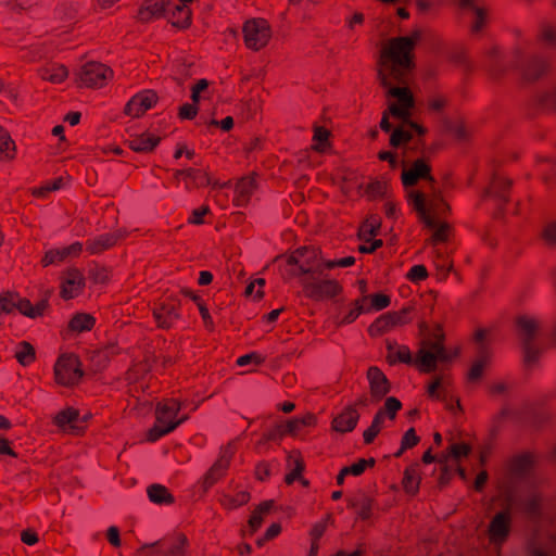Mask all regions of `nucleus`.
Wrapping results in <instances>:
<instances>
[{"mask_svg": "<svg viewBox=\"0 0 556 556\" xmlns=\"http://www.w3.org/2000/svg\"><path fill=\"white\" fill-rule=\"evenodd\" d=\"M384 420V413L383 410H378L375 415L371 425L364 431L363 438L365 444H370L375 440V438L378 435L382 428V424Z\"/></svg>", "mask_w": 556, "mask_h": 556, "instance_id": "nucleus-45", "label": "nucleus"}, {"mask_svg": "<svg viewBox=\"0 0 556 556\" xmlns=\"http://www.w3.org/2000/svg\"><path fill=\"white\" fill-rule=\"evenodd\" d=\"M15 357L22 366H27L35 361V349L26 341H22L17 345Z\"/></svg>", "mask_w": 556, "mask_h": 556, "instance_id": "nucleus-47", "label": "nucleus"}, {"mask_svg": "<svg viewBox=\"0 0 556 556\" xmlns=\"http://www.w3.org/2000/svg\"><path fill=\"white\" fill-rule=\"evenodd\" d=\"M62 182L63 179L59 177L52 182H48L45 186L33 189L31 194L37 198H46L49 192L59 190L62 187Z\"/></svg>", "mask_w": 556, "mask_h": 556, "instance_id": "nucleus-52", "label": "nucleus"}, {"mask_svg": "<svg viewBox=\"0 0 556 556\" xmlns=\"http://www.w3.org/2000/svg\"><path fill=\"white\" fill-rule=\"evenodd\" d=\"M270 36L269 24L263 18H253L243 25L244 43L251 50L257 51L264 48Z\"/></svg>", "mask_w": 556, "mask_h": 556, "instance_id": "nucleus-7", "label": "nucleus"}, {"mask_svg": "<svg viewBox=\"0 0 556 556\" xmlns=\"http://www.w3.org/2000/svg\"><path fill=\"white\" fill-rule=\"evenodd\" d=\"M541 37L546 43L556 47V29L552 24L544 23L542 25Z\"/></svg>", "mask_w": 556, "mask_h": 556, "instance_id": "nucleus-63", "label": "nucleus"}, {"mask_svg": "<svg viewBox=\"0 0 556 556\" xmlns=\"http://www.w3.org/2000/svg\"><path fill=\"white\" fill-rule=\"evenodd\" d=\"M401 407L402 403L396 397L390 396L386 400L384 406L381 410H383L384 416L388 415L390 419H394Z\"/></svg>", "mask_w": 556, "mask_h": 556, "instance_id": "nucleus-57", "label": "nucleus"}, {"mask_svg": "<svg viewBox=\"0 0 556 556\" xmlns=\"http://www.w3.org/2000/svg\"><path fill=\"white\" fill-rule=\"evenodd\" d=\"M375 459L374 458H359L356 463L351 466L343 467V472L352 476H361L367 467H374Z\"/></svg>", "mask_w": 556, "mask_h": 556, "instance_id": "nucleus-49", "label": "nucleus"}, {"mask_svg": "<svg viewBox=\"0 0 556 556\" xmlns=\"http://www.w3.org/2000/svg\"><path fill=\"white\" fill-rule=\"evenodd\" d=\"M157 99L153 90H143L127 102L124 112L131 117H140L157 102Z\"/></svg>", "mask_w": 556, "mask_h": 556, "instance_id": "nucleus-15", "label": "nucleus"}, {"mask_svg": "<svg viewBox=\"0 0 556 556\" xmlns=\"http://www.w3.org/2000/svg\"><path fill=\"white\" fill-rule=\"evenodd\" d=\"M264 361H265V358L261 354L252 352V353H249V354L240 356L237 359V365L238 366H245V365H249V364L260 365Z\"/></svg>", "mask_w": 556, "mask_h": 556, "instance_id": "nucleus-64", "label": "nucleus"}, {"mask_svg": "<svg viewBox=\"0 0 556 556\" xmlns=\"http://www.w3.org/2000/svg\"><path fill=\"white\" fill-rule=\"evenodd\" d=\"M149 500L157 505H168L174 503L173 495L162 484H152L147 490Z\"/></svg>", "mask_w": 556, "mask_h": 556, "instance_id": "nucleus-36", "label": "nucleus"}, {"mask_svg": "<svg viewBox=\"0 0 556 556\" xmlns=\"http://www.w3.org/2000/svg\"><path fill=\"white\" fill-rule=\"evenodd\" d=\"M532 465V459L530 456L522 455L514 459L511 464V470L517 476L526 475Z\"/></svg>", "mask_w": 556, "mask_h": 556, "instance_id": "nucleus-50", "label": "nucleus"}, {"mask_svg": "<svg viewBox=\"0 0 556 556\" xmlns=\"http://www.w3.org/2000/svg\"><path fill=\"white\" fill-rule=\"evenodd\" d=\"M188 540L185 535L179 534L170 540L157 541L151 544H143L139 553L148 551L149 556H185Z\"/></svg>", "mask_w": 556, "mask_h": 556, "instance_id": "nucleus-9", "label": "nucleus"}, {"mask_svg": "<svg viewBox=\"0 0 556 556\" xmlns=\"http://www.w3.org/2000/svg\"><path fill=\"white\" fill-rule=\"evenodd\" d=\"M250 501V494L247 491H240L235 496L224 494L220 497V504L227 509H235L247 504Z\"/></svg>", "mask_w": 556, "mask_h": 556, "instance_id": "nucleus-48", "label": "nucleus"}, {"mask_svg": "<svg viewBox=\"0 0 556 556\" xmlns=\"http://www.w3.org/2000/svg\"><path fill=\"white\" fill-rule=\"evenodd\" d=\"M16 304V309H18L21 314L30 318H36L41 316L46 311L48 306V300L42 299L41 301L33 305L27 299H22L17 295Z\"/></svg>", "mask_w": 556, "mask_h": 556, "instance_id": "nucleus-32", "label": "nucleus"}, {"mask_svg": "<svg viewBox=\"0 0 556 556\" xmlns=\"http://www.w3.org/2000/svg\"><path fill=\"white\" fill-rule=\"evenodd\" d=\"M302 286L305 294L314 300H323L326 298H333L341 292L340 285L332 279L320 280L313 275L312 277H304Z\"/></svg>", "mask_w": 556, "mask_h": 556, "instance_id": "nucleus-11", "label": "nucleus"}, {"mask_svg": "<svg viewBox=\"0 0 556 556\" xmlns=\"http://www.w3.org/2000/svg\"><path fill=\"white\" fill-rule=\"evenodd\" d=\"M112 77L113 71L99 62L86 63L78 73L80 85L87 88H101Z\"/></svg>", "mask_w": 556, "mask_h": 556, "instance_id": "nucleus-8", "label": "nucleus"}, {"mask_svg": "<svg viewBox=\"0 0 556 556\" xmlns=\"http://www.w3.org/2000/svg\"><path fill=\"white\" fill-rule=\"evenodd\" d=\"M79 419V413L77 409L68 407L60 413H58L54 417V424L63 429L71 432H74L78 427L76 426Z\"/></svg>", "mask_w": 556, "mask_h": 556, "instance_id": "nucleus-30", "label": "nucleus"}, {"mask_svg": "<svg viewBox=\"0 0 556 556\" xmlns=\"http://www.w3.org/2000/svg\"><path fill=\"white\" fill-rule=\"evenodd\" d=\"M126 236V231L116 230L111 233H103L93 239H89L86 242V250L90 254H101L104 251L113 248L118 240L123 239Z\"/></svg>", "mask_w": 556, "mask_h": 556, "instance_id": "nucleus-21", "label": "nucleus"}, {"mask_svg": "<svg viewBox=\"0 0 556 556\" xmlns=\"http://www.w3.org/2000/svg\"><path fill=\"white\" fill-rule=\"evenodd\" d=\"M490 56L493 59L490 64V73L493 77L500 76L506 67L520 68L522 77L527 81L538 79L547 70V63L539 58H531L525 60L522 53L516 50L511 59L507 62L498 59V50L496 48L490 51Z\"/></svg>", "mask_w": 556, "mask_h": 556, "instance_id": "nucleus-3", "label": "nucleus"}, {"mask_svg": "<svg viewBox=\"0 0 556 556\" xmlns=\"http://www.w3.org/2000/svg\"><path fill=\"white\" fill-rule=\"evenodd\" d=\"M419 483L418 464H414L404 471L403 486L407 493L415 494L419 489Z\"/></svg>", "mask_w": 556, "mask_h": 556, "instance_id": "nucleus-38", "label": "nucleus"}, {"mask_svg": "<svg viewBox=\"0 0 556 556\" xmlns=\"http://www.w3.org/2000/svg\"><path fill=\"white\" fill-rule=\"evenodd\" d=\"M174 179L176 181L182 179L185 181V188L187 190L200 188L212 184V179L205 170L195 169L192 167L174 170Z\"/></svg>", "mask_w": 556, "mask_h": 556, "instance_id": "nucleus-20", "label": "nucleus"}, {"mask_svg": "<svg viewBox=\"0 0 556 556\" xmlns=\"http://www.w3.org/2000/svg\"><path fill=\"white\" fill-rule=\"evenodd\" d=\"M401 123L394 127L390 136V146L399 148L408 143L413 138V131L424 135L426 129L412 119H399Z\"/></svg>", "mask_w": 556, "mask_h": 556, "instance_id": "nucleus-18", "label": "nucleus"}, {"mask_svg": "<svg viewBox=\"0 0 556 556\" xmlns=\"http://www.w3.org/2000/svg\"><path fill=\"white\" fill-rule=\"evenodd\" d=\"M233 455L235 447L231 443L222 447L217 460L213 464V466L203 477L202 486L204 491H207L226 475Z\"/></svg>", "mask_w": 556, "mask_h": 556, "instance_id": "nucleus-12", "label": "nucleus"}, {"mask_svg": "<svg viewBox=\"0 0 556 556\" xmlns=\"http://www.w3.org/2000/svg\"><path fill=\"white\" fill-rule=\"evenodd\" d=\"M15 142L12 140L10 134L0 126V154L2 159L13 160L15 157Z\"/></svg>", "mask_w": 556, "mask_h": 556, "instance_id": "nucleus-42", "label": "nucleus"}, {"mask_svg": "<svg viewBox=\"0 0 556 556\" xmlns=\"http://www.w3.org/2000/svg\"><path fill=\"white\" fill-rule=\"evenodd\" d=\"M368 300V295L363 296L354 301L353 307L342 317L338 323L339 325H349L357 319V317L365 312H369V308L365 307V302Z\"/></svg>", "mask_w": 556, "mask_h": 556, "instance_id": "nucleus-44", "label": "nucleus"}, {"mask_svg": "<svg viewBox=\"0 0 556 556\" xmlns=\"http://www.w3.org/2000/svg\"><path fill=\"white\" fill-rule=\"evenodd\" d=\"M273 501H265L261 503L252 513L249 519V528L251 534L254 533L263 523L264 517L269 513L273 507Z\"/></svg>", "mask_w": 556, "mask_h": 556, "instance_id": "nucleus-37", "label": "nucleus"}, {"mask_svg": "<svg viewBox=\"0 0 556 556\" xmlns=\"http://www.w3.org/2000/svg\"><path fill=\"white\" fill-rule=\"evenodd\" d=\"M55 381L64 387L76 384L83 377L80 362L73 354L62 355L54 365Z\"/></svg>", "mask_w": 556, "mask_h": 556, "instance_id": "nucleus-6", "label": "nucleus"}, {"mask_svg": "<svg viewBox=\"0 0 556 556\" xmlns=\"http://www.w3.org/2000/svg\"><path fill=\"white\" fill-rule=\"evenodd\" d=\"M471 9L473 10V14H475V20H473V23H472L471 30L473 33H478L485 25L486 13H485L484 9L479 8V7H473Z\"/></svg>", "mask_w": 556, "mask_h": 556, "instance_id": "nucleus-61", "label": "nucleus"}, {"mask_svg": "<svg viewBox=\"0 0 556 556\" xmlns=\"http://www.w3.org/2000/svg\"><path fill=\"white\" fill-rule=\"evenodd\" d=\"M522 506L529 516H536L541 507V497L538 494H531L523 501Z\"/></svg>", "mask_w": 556, "mask_h": 556, "instance_id": "nucleus-53", "label": "nucleus"}, {"mask_svg": "<svg viewBox=\"0 0 556 556\" xmlns=\"http://www.w3.org/2000/svg\"><path fill=\"white\" fill-rule=\"evenodd\" d=\"M180 301L168 298L153 308V317L161 329H169L180 318Z\"/></svg>", "mask_w": 556, "mask_h": 556, "instance_id": "nucleus-13", "label": "nucleus"}, {"mask_svg": "<svg viewBox=\"0 0 556 556\" xmlns=\"http://www.w3.org/2000/svg\"><path fill=\"white\" fill-rule=\"evenodd\" d=\"M39 76L51 84H61L68 76L67 68L62 64H50L45 67H41L39 71Z\"/></svg>", "mask_w": 556, "mask_h": 556, "instance_id": "nucleus-31", "label": "nucleus"}, {"mask_svg": "<svg viewBox=\"0 0 556 556\" xmlns=\"http://www.w3.org/2000/svg\"><path fill=\"white\" fill-rule=\"evenodd\" d=\"M420 179L432 185L435 182L431 175V166L425 159H417L408 169H404L402 173V182L405 187L415 186Z\"/></svg>", "mask_w": 556, "mask_h": 556, "instance_id": "nucleus-16", "label": "nucleus"}, {"mask_svg": "<svg viewBox=\"0 0 556 556\" xmlns=\"http://www.w3.org/2000/svg\"><path fill=\"white\" fill-rule=\"evenodd\" d=\"M457 351L451 354L443 345L442 336L434 341L424 342L417 353L415 364L422 372H432L437 369V364L451 362L457 355Z\"/></svg>", "mask_w": 556, "mask_h": 556, "instance_id": "nucleus-5", "label": "nucleus"}, {"mask_svg": "<svg viewBox=\"0 0 556 556\" xmlns=\"http://www.w3.org/2000/svg\"><path fill=\"white\" fill-rule=\"evenodd\" d=\"M407 279L417 282L428 277L427 268L424 265H414L406 275Z\"/></svg>", "mask_w": 556, "mask_h": 556, "instance_id": "nucleus-62", "label": "nucleus"}, {"mask_svg": "<svg viewBox=\"0 0 556 556\" xmlns=\"http://www.w3.org/2000/svg\"><path fill=\"white\" fill-rule=\"evenodd\" d=\"M380 228V219L377 216L368 217L359 227L358 237L361 240L369 242L377 236Z\"/></svg>", "mask_w": 556, "mask_h": 556, "instance_id": "nucleus-39", "label": "nucleus"}, {"mask_svg": "<svg viewBox=\"0 0 556 556\" xmlns=\"http://www.w3.org/2000/svg\"><path fill=\"white\" fill-rule=\"evenodd\" d=\"M170 23L177 28H187L191 24V11L185 3L175 5L172 12Z\"/></svg>", "mask_w": 556, "mask_h": 556, "instance_id": "nucleus-34", "label": "nucleus"}, {"mask_svg": "<svg viewBox=\"0 0 556 556\" xmlns=\"http://www.w3.org/2000/svg\"><path fill=\"white\" fill-rule=\"evenodd\" d=\"M181 405L182 404L175 399H168L162 403H159L155 410L156 421L164 426L175 425L176 429L181 422H184L188 418L187 416H184L180 419L175 420V417L180 410Z\"/></svg>", "mask_w": 556, "mask_h": 556, "instance_id": "nucleus-19", "label": "nucleus"}, {"mask_svg": "<svg viewBox=\"0 0 556 556\" xmlns=\"http://www.w3.org/2000/svg\"><path fill=\"white\" fill-rule=\"evenodd\" d=\"M161 138L152 132H142L140 135L131 136L129 139V148L135 152L148 153L154 150L160 143Z\"/></svg>", "mask_w": 556, "mask_h": 556, "instance_id": "nucleus-26", "label": "nucleus"}, {"mask_svg": "<svg viewBox=\"0 0 556 556\" xmlns=\"http://www.w3.org/2000/svg\"><path fill=\"white\" fill-rule=\"evenodd\" d=\"M288 465L291 470L286 475L285 481L287 484H291L294 480L300 479L302 471L304 470V462L299 453H292L288 457Z\"/></svg>", "mask_w": 556, "mask_h": 556, "instance_id": "nucleus-40", "label": "nucleus"}, {"mask_svg": "<svg viewBox=\"0 0 556 556\" xmlns=\"http://www.w3.org/2000/svg\"><path fill=\"white\" fill-rule=\"evenodd\" d=\"M255 188V179L253 177L241 178L236 185L235 204L237 206L247 205Z\"/></svg>", "mask_w": 556, "mask_h": 556, "instance_id": "nucleus-29", "label": "nucleus"}, {"mask_svg": "<svg viewBox=\"0 0 556 556\" xmlns=\"http://www.w3.org/2000/svg\"><path fill=\"white\" fill-rule=\"evenodd\" d=\"M331 521V516L327 515L325 519L315 523L309 532L313 542H317L325 533L328 522Z\"/></svg>", "mask_w": 556, "mask_h": 556, "instance_id": "nucleus-60", "label": "nucleus"}, {"mask_svg": "<svg viewBox=\"0 0 556 556\" xmlns=\"http://www.w3.org/2000/svg\"><path fill=\"white\" fill-rule=\"evenodd\" d=\"M451 384V379L447 375L435 376L432 382L428 386V394L432 399H440L441 393L445 392Z\"/></svg>", "mask_w": 556, "mask_h": 556, "instance_id": "nucleus-43", "label": "nucleus"}, {"mask_svg": "<svg viewBox=\"0 0 556 556\" xmlns=\"http://www.w3.org/2000/svg\"><path fill=\"white\" fill-rule=\"evenodd\" d=\"M274 262H283L279 265V268L285 278L312 277L313 275H321L325 270V262L321 258L320 251L314 247L299 248L288 256H276Z\"/></svg>", "mask_w": 556, "mask_h": 556, "instance_id": "nucleus-2", "label": "nucleus"}, {"mask_svg": "<svg viewBox=\"0 0 556 556\" xmlns=\"http://www.w3.org/2000/svg\"><path fill=\"white\" fill-rule=\"evenodd\" d=\"M509 523L508 513L501 511L496 514L489 526L490 540L493 543H502L509 532Z\"/></svg>", "mask_w": 556, "mask_h": 556, "instance_id": "nucleus-25", "label": "nucleus"}, {"mask_svg": "<svg viewBox=\"0 0 556 556\" xmlns=\"http://www.w3.org/2000/svg\"><path fill=\"white\" fill-rule=\"evenodd\" d=\"M490 362L491 353L488 351L485 346H480L478 356L472 363L467 374L468 382L479 381L483 375L484 369L489 366Z\"/></svg>", "mask_w": 556, "mask_h": 556, "instance_id": "nucleus-27", "label": "nucleus"}, {"mask_svg": "<svg viewBox=\"0 0 556 556\" xmlns=\"http://www.w3.org/2000/svg\"><path fill=\"white\" fill-rule=\"evenodd\" d=\"M511 181L507 178L495 177L491 182V186L485 190V197H494L501 202H506V191L509 189Z\"/></svg>", "mask_w": 556, "mask_h": 556, "instance_id": "nucleus-33", "label": "nucleus"}, {"mask_svg": "<svg viewBox=\"0 0 556 556\" xmlns=\"http://www.w3.org/2000/svg\"><path fill=\"white\" fill-rule=\"evenodd\" d=\"M368 299L371 301V305L368 308H372L375 311L387 308L391 303L390 296L382 293L372 294L368 296Z\"/></svg>", "mask_w": 556, "mask_h": 556, "instance_id": "nucleus-59", "label": "nucleus"}, {"mask_svg": "<svg viewBox=\"0 0 556 556\" xmlns=\"http://www.w3.org/2000/svg\"><path fill=\"white\" fill-rule=\"evenodd\" d=\"M85 287L83 273L77 268H68L62 275L61 296L70 300L77 296Z\"/></svg>", "mask_w": 556, "mask_h": 556, "instance_id": "nucleus-17", "label": "nucleus"}, {"mask_svg": "<svg viewBox=\"0 0 556 556\" xmlns=\"http://www.w3.org/2000/svg\"><path fill=\"white\" fill-rule=\"evenodd\" d=\"M370 395L374 401L381 400L390 392V383L386 375L378 367H369L367 371Z\"/></svg>", "mask_w": 556, "mask_h": 556, "instance_id": "nucleus-22", "label": "nucleus"}, {"mask_svg": "<svg viewBox=\"0 0 556 556\" xmlns=\"http://www.w3.org/2000/svg\"><path fill=\"white\" fill-rule=\"evenodd\" d=\"M434 228H435V230L431 238V241L433 243L444 242L448 239L451 227L447 223H440V224L437 223V226Z\"/></svg>", "mask_w": 556, "mask_h": 556, "instance_id": "nucleus-58", "label": "nucleus"}, {"mask_svg": "<svg viewBox=\"0 0 556 556\" xmlns=\"http://www.w3.org/2000/svg\"><path fill=\"white\" fill-rule=\"evenodd\" d=\"M173 430H175V425L164 426L155 421V425L153 426V428L150 429L148 433V440L154 442L162 438L163 435L172 432Z\"/></svg>", "mask_w": 556, "mask_h": 556, "instance_id": "nucleus-54", "label": "nucleus"}, {"mask_svg": "<svg viewBox=\"0 0 556 556\" xmlns=\"http://www.w3.org/2000/svg\"><path fill=\"white\" fill-rule=\"evenodd\" d=\"M409 307H404L399 312H389L379 316L368 328L371 337H379L391 330L404 326L410 321L408 314Z\"/></svg>", "mask_w": 556, "mask_h": 556, "instance_id": "nucleus-10", "label": "nucleus"}, {"mask_svg": "<svg viewBox=\"0 0 556 556\" xmlns=\"http://www.w3.org/2000/svg\"><path fill=\"white\" fill-rule=\"evenodd\" d=\"M359 419V414L354 406L345 407L331 422L332 430L346 433L355 429Z\"/></svg>", "mask_w": 556, "mask_h": 556, "instance_id": "nucleus-23", "label": "nucleus"}, {"mask_svg": "<svg viewBox=\"0 0 556 556\" xmlns=\"http://www.w3.org/2000/svg\"><path fill=\"white\" fill-rule=\"evenodd\" d=\"M349 505L356 510L359 518L365 520L371 516L374 500L362 493L354 500H351Z\"/></svg>", "mask_w": 556, "mask_h": 556, "instance_id": "nucleus-35", "label": "nucleus"}, {"mask_svg": "<svg viewBox=\"0 0 556 556\" xmlns=\"http://www.w3.org/2000/svg\"><path fill=\"white\" fill-rule=\"evenodd\" d=\"M387 359L392 365L395 363H414L410 350L406 345H400L395 341H387Z\"/></svg>", "mask_w": 556, "mask_h": 556, "instance_id": "nucleus-28", "label": "nucleus"}, {"mask_svg": "<svg viewBox=\"0 0 556 556\" xmlns=\"http://www.w3.org/2000/svg\"><path fill=\"white\" fill-rule=\"evenodd\" d=\"M17 294L7 292L4 294L0 295V308L5 313L10 314L12 313L17 304Z\"/></svg>", "mask_w": 556, "mask_h": 556, "instance_id": "nucleus-55", "label": "nucleus"}, {"mask_svg": "<svg viewBox=\"0 0 556 556\" xmlns=\"http://www.w3.org/2000/svg\"><path fill=\"white\" fill-rule=\"evenodd\" d=\"M96 319L90 314H76L70 321L68 327L75 332L89 331L94 326Z\"/></svg>", "mask_w": 556, "mask_h": 556, "instance_id": "nucleus-41", "label": "nucleus"}, {"mask_svg": "<svg viewBox=\"0 0 556 556\" xmlns=\"http://www.w3.org/2000/svg\"><path fill=\"white\" fill-rule=\"evenodd\" d=\"M432 197L426 202L425 193L421 191H412L409 193V201L413 203L414 208L417 211L421 222L429 228L435 227V218L448 212V204L442 199L439 192L431 187Z\"/></svg>", "mask_w": 556, "mask_h": 556, "instance_id": "nucleus-4", "label": "nucleus"}, {"mask_svg": "<svg viewBox=\"0 0 556 556\" xmlns=\"http://www.w3.org/2000/svg\"><path fill=\"white\" fill-rule=\"evenodd\" d=\"M470 447L465 443H454L450 446L448 451L442 454L439 458L440 463H447L450 458L458 460L469 454Z\"/></svg>", "mask_w": 556, "mask_h": 556, "instance_id": "nucleus-46", "label": "nucleus"}, {"mask_svg": "<svg viewBox=\"0 0 556 556\" xmlns=\"http://www.w3.org/2000/svg\"><path fill=\"white\" fill-rule=\"evenodd\" d=\"M420 37L421 31L416 29L410 36L391 38L380 51L377 78L384 89L389 104L382 113L379 126L386 132L392 129L390 116L396 119H410L412 117L415 98L406 84L415 67L413 52Z\"/></svg>", "mask_w": 556, "mask_h": 556, "instance_id": "nucleus-1", "label": "nucleus"}, {"mask_svg": "<svg viewBox=\"0 0 556 556\" xmlns=\"http://www.w3.org/2000/svg\"><path fill=\"white\" fill-rule=\"evenodd\" d=\"M67 258L66 254H63V248L56 250H49L46 252L45 256L41 260V263L45 267L63 262Z\"/></svg>", "mask_w": 556, "mask_h": 556, "instance_id": "nucleus-56", "label": "nucleus"}, {"mask_svg": "<svg viewBox=\"0 0 556 556\" xmlns=\"http://www.w3.org/2000/svg\"><path fill=\"white\" fill-rule=\"evenodd\" d=\"M169 2L167 0H146L138 11V20L149 23L163 16Z\"/></svg>", "mask_w": 556, "mask_h": 556, "instance_id": "nucleus-24", "label": "nucleus"}, {"mask_svg": "<svg viewBox=\"0 0 556 556\" xmlns=\"http://www.w3.org/2000/svg\"><path fill=\"white\" fill-rule=\"evenodd\" d=\"M516 326L522 342H533L543 330L544 321L539 315L522 313L516 317Z\"/></svg>", "mask_w": 556, "mask_h": 556, "instance_id": "nucleus-14", "label": "nucleus"}, {"mask_svg": "<svg viewBox=\"0 0 556 556\" xmlns=\"http://www.w3.org/2000/svg\"><path fill=\"white\" fill-rule=\"evenodd\" d=\"M525 363L532 366L538 363L541 352L536 349L533 342H522Z\"/></svg>", "mask_w": 556, "mask_h": 556, "instance_id": "nucleus-51", "label": "nucleus"}]
</instances>
